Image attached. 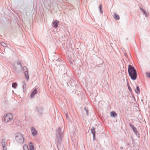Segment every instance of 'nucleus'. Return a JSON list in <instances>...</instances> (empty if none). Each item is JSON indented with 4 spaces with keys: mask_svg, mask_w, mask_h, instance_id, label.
<instances>
[{
    "mask_svg": "<svg viewBox=\"0 0 150 150\" xmlns=\"http://www.w3.org/2000/svg\"><path fill=\"white\" fill-rule=\"evenodd\" d=\"M17 86V83H13L12 84V87L14 88H16Z\"/></svg>",
    "mask_w": 150,
    "mask_h": 150,
    "instance_id": "f8f14e48",
    "label": "nucleus"
},
{
    "mask_svg": "<svg viewBox=\"0 0 150 150\" xmlns=\"http://www.w3.org/2000/svg\"><path fill=\"white\" fill-rule=\"evenodd\" d=\"M143 13L147 17V15L146 11H145L144 10V11H143Z\"/></svg>",
    "mask_w": 150,
    "mask_h": 150,
    "instance_id": "b1692460",
    "label": "nucleus"
},
{
    "mask_svg": "<svg viewBox=\"0 0 150 150\" xmlns=\"http://www.w3.org/2000/svg\"><path fill=\"white\" fill-rule=\"evenodd\" d=\"M132 129L134 131V132L135 131H136V130H137L136 128L134 127V128H133Z\"/></svg>",
    "mask_w": 150,
    "mask_h": 150,
    "instance_id": "bb28decb",
    "label": "nucleus"
},
{
    "mask_svg": "<svg viewBox=\"0 0 150 150\" xmlns=\"http://www.w3.org/2000/svg\"><path fill=\"white\" fill-rule=\"evenodd\" d=\"M13 117V115L12 113H8L4 116L2 121L5 123H7L12 121Z\"/></svg>",
    "mask_w": 150,
    "mask_h": 150,
    "instance_id": "f03ea898",
    "label": "nucleus"
},
{
    "mask_svg": "<svg viewBox=\"0 0 150 150\" xmlns=\"http://www.w3.org/2000/svg\"><path fill=\"white\" fill-rule=\"evenodd\" d=\"M19 64H20V65H21V64H20V63H19Z\"/></svg>",
    "mask_w": 150,
    "mask_h": 150,
    "instance_id": "72a5a7b5",
    "label": "nucleus"
},
{
    "mask_svg": "<svg viewBox=\"0 0 150 150\" xmlns=\"http://www.w3.org/2000/svg\"><path fill=\"white\" fill-rule=\"evenodd\" d=\"M121 149H123V148L122 147H121Z\"/></svg>",
    "mask_w": 150,
    "mask_h": 150,
    "instance_id": "2f4dec72",
    "label": "nucleus"
},
{
    "mask_svg": "<svg viewBox=\"0 0 150 150\" xmlns=\"http://www.w3.org/2000/svg\"><path fill=\"white\" fill-rule=\"evenodd\" d=\"M66 117L67 118L68 117V116L67 115H66Z\"/></svg>",
    "mask_w": 150,
    "mask_h": 150,
    "instance_id": "c756f323",
    "label": "nucleus"
},
{
    "mask_svg": "<svg viewBox=\"0 0 150 150\" xmlns=\"http://www.w3.org/2000/svg\"><path fill=\"white\" fill-rule=\"evenodd\" d=\"M146 74L148 77L150 78V73L149 72H146Z\"/></svg>",
    "mask_w": 150,
    "mask_h": 150,
    "instance_id": "412c9836",
    "label": "nucleus"
},
{
    "mask_svg": "<svg viewBox=\"0 0 150 150\" xmlns=\"http://www.w3.org/2000/svg\"><path fill=\"white\" fill-rule=\"evenodd\" d=\"M102 4H100V6H99V8L100 10V12L101 13L103 12V11H102Z\"/></svg>",
    "mask_w": 150,
    "mask_h": 150,
    "instance_id": "dca6fc26",
    "label": "nucleus"
},
{
    "mask_svg": "<svg viewBox=\"0 0 150 150\" xmlns=\"http://www.w3.org/2000/svg\"><path fill=\"white\" fill-rule=\"evenodd\" d=\"M19 64H20V65H21V64H20V63H19Z\"/></svg>",
    "mask_w": 150,
    "mask_h": 150,
    "instance_id": "473e14b6",
    "label": "nucleus"
},
{
    "mask_svg": "<svg viewBox=\"0 0 150 150\" xmlns=\"http://www.w3.org/2000/svg\"><path fill=\"white\" fill-rule=\"evenodd\" d=\"M135 92L137 94H139L140 93L139 88L138 86L137 87L136 89L135 90Z\"/></svg>",
    "mask_w": 150,
    "mask_h": 150,
    "instance_id": "9b49d317",
    "label": "nucleus"
},
{
    "mask_svg": "<svg viewBox=\"0 0 150 150\" xmlns=\"http://www.w3.org/2000/svg\"><path fill=\"white\" fill-rule=\"evenodd\" d=\"M63 134V132L61 130L60 128H58L56 133V141L59 142L61 141V136Z\"/></svg>",
    "mask_w": 150,
    "mask_h": 150,
    "instance_id": "20e7f679",
    "label": "nucleus"
},
{
    "mask_svg": "<svg viewBox=\"0 0 150 150\" xmlns=\"http://www.w3.org/2000/svg\"><path fill=\"white\" fill-rule=\"evenodd\" d=\"M128 72L131 79L133 80H135L137 79V74L134 67L129 65L128 66Z\"/></svg>",
    "mask_w": 150,
    "mask_h": 150,
    "instance_id": "f257e3e1",
    "label": "nucleus"
},
{
    "mask_svg": "<svg viewBox=\"0 0 150 150\" xmlns=\"http://www.w3.org/2000/svg\"><path fill=\"white\" fill-rule=\"evenodd\" d=\"M127 86L129 90L131 92L132 91V89L131 87L129 86V83L127 84Z\"/></svg>",
    "mask_w": 150,
    "mask_h": 150,
    "instance_id": "aec40b11",
    "label": "nucleus"
},
{
    "mask_svg": "<svg viewBox=\"0 0 150 150\" xmlns=\"http://www.w3.org/2000/svg\"><path fill=\"white\" fill-rule=\"evenodd\" d=\"M135 134L137 135V134L138 133V132H137V130H136V131H135L134 132Z\"/></svg>",
    "mask_w": 150,
    "mask_h": 150,
    "instance_id": "a878e982",
    "label": "nucleus"
},
{
    "mask_svg": "<svg viewBox=\"0 0 150 150\" xmlns=\"http://www.w3.org/2000/svg\"><path fill=\"white\" fill-rule=\"evenodd\" d=\"M3 150H7L6 146H3Z\"/></svg>",
    "mask_w": 150,
    "mask_h": 150,
    "instance_id": "393cba45",
    "label": "nucleus"
},
{
    "mask_svg": "<svg viewBox=\"0 0 150 150\" xmlns=\"http://www.w3.org/2000/svg\"><path fill=\"white\" fill-rule=\"evenodd\" d=\"M59 23V21H58L56 20L53 23V26L55 28H57L58 27V25Z\"/></svg>",
    "mask_w": 150,
    "mask_h": 150,
    "instance_id": "0eeeda50",
    "label": "nucleus"
},
{
    "mask_svg": "<svg viewBox=\"0 0 150 150\" xmlns=\"http://www.w3.org/2000/svg\"><path fill=\"white\" fill-rule=\"evenodd\" d=\"M91 131L93 134H95V131L94 128L91 129Z\"/></svg>",
    "mask_w": 150,
    "mask_h": 150,
    "instance_id": "f3484780",
    "label": "nucleus"
},
{
    "mask_svg": "<svg viewBox=\"0 0 150 150\" xmlns=\"http://www.w3.org/2000/svg\"><path fill=\"white\" fill-rule=\"evenodd\" d=\"M15 135V140L18 143L22 144L23 143L24 138L22 134L18 133H16Z\"/></svg>",
    "mask_w": 150,
    "mask_h": 150,
    "instance_id": "7ed1b4c3",
    "label": "nucleus"
},
{
    "mask_svg": "<svg viewBox=\"0 0 150 150\" xmlns=\"http://www.w3.org/2000/svg\"><path fill=\"white\" fill-rule=\"evenodd\" d=\"M74 62V61H71V62L72 63V64H73V62Z\"/></svg>",
    "mask_w": 150,
    "mask_h": 150,
    "instance_id": "7c9ffc66",
    "label": "nucleus"
},
{
    "mask_svg": "<svg viewBox=\"0 0 150 150\" xmlns=\"http://www.w3.org/2000/svg\"><path fill=\"white\" fill-rule=\"evenodd\" d=\"M37 91L36 88H35L34 90H33L31 93L30 97L31 98H34L35 95L37 94Z\"/></svg>",
    "mask_w": 150,
    "mask_h": 150,
    "instance_id": "423d86ee",
    "label": "nucleus"
},
{
    "mask_svg": "<svg viewBox=\"0 0 150 150\" xmlns=\"http://www.w3.org/2000/svg\"><path fill=\"white\" fill-rule=\"evenodd\" d=\"M117 115L114 111H112L110 112L111 117H115L117 116Z\"/></svg>",
    "mask_w": 150,
    "mask_h": 150,
    "instance_id": "1a4fd4ad",
    "label": "nucleus"
},
{
    "mask_svg": "<svg viewBox=\"0 0 150 150\" xmlns=\"http://www.w3.org/2000/svg\"><path fill=\"white\" fill-rule=\"evenodd\" d=\"M93 138H95V134H93Z\"/></svg>",
    "mask_w": 150,
    "mask_h": 150,
    "instance_id": "c85d7f7f",
    "label": "nucleus"
},
{
    "mask_svg": "<svg viewBox=\"0 0 150 150\" xmlns=\"http://www.w3.org/2000/svg\"><path fill=\"white\" fill-rule=\"evenodd\" d=\"M84 110H85V111H86V113H87V114L88 115V110H87L86 108H84Z\"/></svg>",
    "mask_w": 150,
    "mask_h": 150,
    "instance_id": "5701e85b",
    "label": "nucleus"
},
{
    "mask_svg": "<svg viewBox=\"0 0 150 150\" xmlns=\"http://www.w3.org/2000/svg\"><path fill=\"white\" fill-rule=\"evenodd\" d=\"M129 125L131 127H132V129H133V128L134 127V125L131 123L129 124Z\"/></svg>",
    "mask_w": 150,
    "mask_h": 150,
    "instance_id": "4be33fe9",
    "label": "nucleus"
},
{
    "mask_svg": "<svg viewBox=\"0 0 150 150\" xmlns=\"http://www.w3.org/2000/svg\"><path fill=\"white\" fill-rule=\"evenodd\" d=\"M2 144L3 146H6V142H5L3 140H2Z\"/></svg>",
    "mask_w": 150,
    "mask_h": 150,
    "instance_id": "a211bd4d",
    "label": "nucleus"
},
{
    "mask_svg": "<svg viewBox=\"0 0 150 150\" xmlns=\"http://www.w3.org/2000/svg\"><path fill=\"white\" fill-rule=\"evenodd\" d=\"M23 71H24V73L26 72H28V70L27 68L25 66L23 67Z\"/></svg>",
    "mask_w": 150,
    "mask_h": 150,
    "instance_id": "2eb2a0df",
    "label": "nucleus"
},
{
    "mask_svg": "<svg viewBox=\"0 0 150 150\" xmlns=\"http://www.w3.org/2000/svg\"><path fill=\"white\" fill-rule=\"evenodd\" d=\"M29 146L30 150H35L34 147L32 143H30L29 144Z\"/></svg>",
    "mask_w": 150,
    "mask_h": 150,
    "instance_id": "6e6552de",
    "label": "nucleus"
},
{
    "mask_svg": "<svg viewBox=\"0 0 150 150\" xmlns=\"http://www.w3.org/2000/svg\"><path fill=\"white\" fill-rule=\"evenodd\" d=\"M19 64H20V65H21V64H20V63H19Z\"/></svg>",
    "mask_w": 150,
    "mask_h": 150,
    "instance_id": "f704fd0d",
    "label": "nucleus"
},
{
    "mask_svg": "<svg viewBox=\"0 0 150 150\" xmlns=\"http://www.w3.org/2000/svg\"><path fill=\"white\" fill-rule=\"evenodd\" d=\"M1 44L2 46H3L4 47H6V44L3 42H1Z\"/></svg>",
    "mask_w": 150,
    "mask_h": 150,
    "instance_id": "6ab92c4d",
    "label": "nucleus"
},
{
    "mask_svg": "<svg viewBox=\"0 0 150 150\" xmlns=\"http://www.w3.org/2000/svg\"><path fill=\"white\" fill-rule=\"evenodd\" d=\"M31 130L32 135L33 136H35L37 134V131L34 127H31Z\"/></svg>",
    "mask_w": 150,
    "mask_h": 150,
    "instance_id": "39448f33",
    "label": "nucleus"
},
{
    "mask_svg": "<svg viewBox=\"0 0 150 150\" xmlns=\"http://www.w3.org/2000/svg\"><path fill=\"white\" fill-rule=\"evenodd\" d=\"M114 18L116 20H119L120 19V17L119 15H117L116 13H114Z\"/></svg>",
    "mask_w": 150,
    "mask_h": 150,
    "instance_id": "9d476101",
    "label": "nucleus"
},
{
    "mask_svg": "<svg viewBox=\"0 0 150 150\" xmlns=\"http://www.w3.org/2000/svg\"><path fill=\"white\" fill-rule=\"evenodd\" d=\"M24 74L25 75V78L27 79L28 80L29 79V76L28 75V72H25Z\"/></svg>",
    "mask_w": 150,
    "mask_h": 150,
    "instance_id": "ddd939ff",
    "label": "nucleus"
},
{
    "mask_svg": "<svg viewBox=\"0 0 150 150\" xmlns=\"http://www.w3.org/2000/svg\"><path fill=\"white\" fill-rule=\"evenodd\" d=\"M140 9L142 11V12L143 11H144V10L142 8H140Z\"/></svg>",
    "mask_w": 150,
    "mask_h": 150,
    "instance_id": "cd10ccee",
    "label": "nucleus"
},
{
    "mask_svg": "<svg viewBox=\"0 0 150 150\" xmlns=\"http://www.w3.org/2000/svg\"><path fill=\"white\" fill-rule=\"evenodd\" d=\"M22 84H23V89L26 88V84L25 82V81H24L22 82Z\"/></svg>",
    "mask_w": 150,
    "mask_h": 150,
    "instance_id": "4468645a",
    "label": "nucleus"
}]
</instances>
